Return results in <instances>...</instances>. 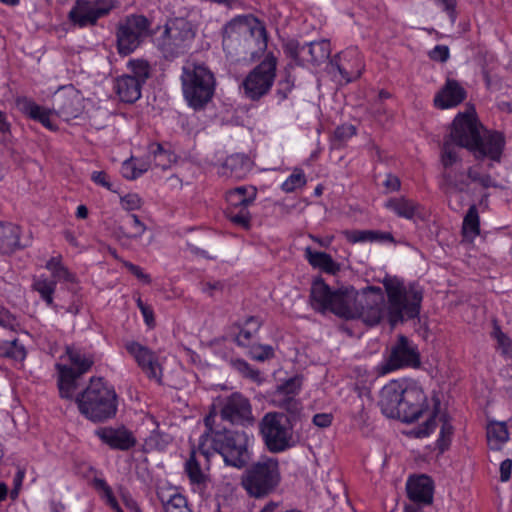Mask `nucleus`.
I'll use <instances>...</instances> for the list:
<instances>
[{
    "label": "nucleus",
    "instance_id": "obj_3",
    "mask_svg": "<svg viewBox=\"0 0 512 512\" xmlns=\"http://www.w3.org/2000/svg\"><path fill=\"white\" fill-rule=\"evenodd\" d=\"M215 410L204 418L205 432L201 439L209 447L211 454L218 453L224 462L235 468H243L250 459V436L243 430H232L222 427L217 421Z\"/></svg>",
    "mask_w": 512,
    "mask_h": 512
},
{
    "label": "nucleus",
    "instance_id": "obj_17",
    "mask_svg": "<svg viewBox=\"0 0 512 512\" xmlns=\"http://www.w3.org/2000/svg\"><path fill=\"white\" fill-rule=\"evenodd\" d=\"M83 98L73 86L59 89L53 97V111L65 121L77 118L83 110Z\"/></svg>",
    "mask_w": 512,
    "mask_h": 512
},
{
    "label": "nucleus",
    "instance_id": "obj_40",
    "mask_svg": "<svg viewBox=\"0 0 512 512\" xmlns=\"http://www.w3.org/2000/svg\"><path fill=\"white\" fill-rule=\"evenodd\" d=\"M261 325L262 323L257 317H248L235 338L236 343L239 346H249Z\"/></svg>",
    "mask_w": 512,
    "mask_h": 512
},
{
    "label": "nucleus",
    "instance_id": "obj_29",
    "mask_svg": "<svg viewBox=\"0 0 512 512\" xmlns=\"http://www.w3.org/2000/svg\"><path fill=\"white\" fill-rule=\"evenodd\" d=\"M58 370V388L62 398L73 399L74 393L78 387L77 379L80 377L76 371L62 364H56Z\"/></svg>",
    "mask_w": 512,
    "mask_h": 512
},
{
    "label": "nucleus",
    "instance_id": "obj_59",
    "mask_svg": "<svg viewBox=\"0 0 512 512\" xmlns=\"http://www.w3.org/2000/svg\"><path fill=\"white\" fill-rule=\"evenodd\" d=\"M121 207L126 211L138 210L142 206V199L136 193H129L120 198Z\"/></svg>",
    "mask_w": 512,
    "mask_h": 512
},
{
    "label": "nucleus",
    "instance_id": "obj_37",
    "mask_svg": "<svg viewBox=\"0 0 512 512\" xmlns=\"http://www.w3.org/2000/svg\"><path fill=\"white\" fill-rule=\"evenodd\" d=\"M480 234V217L477 206L471 205L464 216L462 235L464 239L472 242Z\"/></svg>",
    "mask_w": 512,
    "mask_h": 512
},
{
    "label": "nucleus",
    "instance_id": "obj_27",
    "mask_svg": "<svg viewBox=\"0 0 512 512\" xmlns=\"http://www.w3.org/2000/svg\"><path fill=\"white\" fill-rule=\"evenodd\" d=\"M142 86L137 79L122 75L116 79L114 88L121 101L134 103L141 97Z\"/></svg>",
    "mask_w": 512,
    "mask_h": 512
},
{
    "label": "nucleus",
    "instance_id": "obj_1",
    "mask_svg": "<svg viewBox=\"0 0 512 512\" xmlns=\"http://www.w3.org/2000/svg\"><path fill=\"white\" fill-rule=\"evenodd\" d=\"M440 161L442 170L439 186L453 211L458 212L463 208L462 193L468 192L471 182L479 184L484 189L502 188L495 178L482 172V164L464 168L458 148L450 141L443 142Z\"/></svg>",
    "mask_w": 512,
    "mask_h": 512
},
{
    "label": "nucleus",
    "instance_id": "obj_47",
    "mask_svg": "<svg viewBox=\"0 0 512 512\" xmlns=\"http://www.w3.org/2000/svg\"><path fill=\"white\" fill-rule=\"evenodd\" d=\"M67 355L70 362L77 368L75 370L76 373L80 376L87 372L93 364V359L91 357H88L72 348H67Z\"/></svg>",
    "mask_w": 512,
    "mask_h": 512
},
{
    "label": "nucleus",
    "instance_id": "obj_23",
    "mask_svg": "<svg viewBox=\"0 0 512 512\" xmlns=\"http://www.w3.org/2000/svg\"><path fill=\"white\" fill-rule=\"evenodd\" d=\"M466 91L461 84L454 79H447L443 88L436 94L434 104L440 109L455 107L464 101Z\"/></svg>",
    "mask_w": 512,
    "mask_h": 512
},
{
    "label": "nucleus",
    "instance_id": "obj_58",
    "mask_svg": "<svg viewBox=\"0 0 512 512\" xmlns=\"http://www.w3.org/2000/svg\"><path fill=\"white\" fill-rule=\"evenodd\" d=\"M357 129L352 124H342L334 131V140L340 144L345 143L350 138L356 135Z\"/></svg>",
    "mask_w": 512,
    "mask_h": 512
},
{
    "label": "nucleus",
    "instance_id": "obj_11",
    "mask_svg": "<svg viewBox=\"0 0 512 512\" xmlns=\"http://www.w3.org/2000/svg\"><path fill=\"white\" fill-rule=\"evenodd\" d=\"M219 405L221 420L241 426L252 425L255 421L249 399L239 392L222 398Z\"/></svg>",
    "mask_w": 512,
    "mask_h": 512
},
{
    "label": "nucleus",
    "instance_id": "obj_48",
    "mask_svg": "<svg viewBox=\"0 0 512 512\" xmlns=\"http://www.w3.org/2000/svg\"><path fill=\"white\" fill-rule=\"evenodd\" d=\"M148 151L149 155L154 158L155 166L162 169H167L170 166L171 154L160 143L150 144Z\"/></svg>",
    "mask_w": 512,
    "mask_h": 512
},
{
    "label": "nucleus",
    "instance_id": "obj_30",
    "mask_svg": "<svg viewBox=\"0 0 512 512\" xmlns=\"http://www.w3.org/2000/svg\"><path fill=\"white\" fill-rule=\"evenodd\" d=\"M266 32L264 23L252 14L238 15L225 26V32Z\"/></svg>",
    "mask_w": 512,
    "mask_h": 512
},
{
    "label": "nucleus",
    "instance_id": "obj_60",
    "mask_svg": "<svg viewBox=\"0 0 512 512\" xmlns=\"http://www.w3.org/2000/svg\"><path fill=\"white\" fill-rule=\"evenodd\" d=\"M294 87V79L291 78L290 74H287L286 78L278 82V88L276 91L277 96L280 100H285L289 93Z\"/></svg>",
    "mask_w": 512,
    "mask_h": 512
},
{
    "label": "nucleus",
    "instance_id": "obj_15",
    "mask_svg": "<svg viewBox=\"0 0 512 512\" xmlns=\"http://www.w3.org/2000/svg\"><path fill=\"white\" fill-rule=\"evenodd\" d=\"M419 365L420 355L416 345L406 336L399 335L388 360L382 366V372L388 373L401 367H418Z\"/></svg>",
    "mask_w": 512,
    "mask_h": 512
},
{
    "label": "nucleus",
    "instance_id": "obj_7",
    "mask_svg": "<svg viewBox=\"0 0 512 512\" xmlns=\"http://www.w3.org/2000/svg\"><path fill=\"white\" fill-rule=\"evenodd\" d=\"M182 90L189 106L200 109L213 97L215 78L204 64L187 62L182 67Z\"/></svg>",
    "mask_w": 512,
    "mask_h": 512
},
{
    "label": "nucleus",
    "instance_id": "obj_4",
    "mask_svg": "<svg viewBox=\"0 0 512 512\" xmlns=\"http://www.w3.org/2000/svg\"><path fill=\"white\" fill-rule=\"evenodd\" d=\"M388 304L387 315L392 326L406 319H414L420 314L423 290L417 283L405 285L396 276H385L382 280Z\"/></svg>",
    "mask_w": 512,
    "mask_h": 512
},
{
    "label": "nucleus",
    "instance_id": "obj_42",
    "mask_svg": "<svg viewBox=\"0 0 512 512\" xmlns=\"http://www.w3.org/2000/svg\"><path fill=\"white\" fill-rule=\"evenodd\" d=\"M311 61L315 63L324 62L331 54L330 42L326 39L311 41L306 45Z\"/></svg>",
    "mask_w": 512,
    "mask_h": 512
},
{
    "label": "nucleus",
    "instance_id": "obj_24",
    "mask_svg": "<svg viewBox=\"0 0 512 512\" xmlns=\"http://www.w3.org/2000/svg\"><path fill=\"white\" fill-rule=\"evenodd\" d=\"M190 38L184 34H160L155 39L158 49L166 59L172 60L182 55L188 47Z\"/></svg>",
    "mask_w": 512,
    "mask_h": 512
},
{
    "label": "nucleus",
    "instance_id": "obj_56",
    "mask_svg": "<svg viewBox=\"0 0 512 512\" xmlns=\"http://www.w3.org/2000/svg\"><path fill=\"white\" fill-rule=\"evenodd\" d=\"M127 232H123V234L130 239L140 238L146 231V225L139 219V217L135 214H131L128 217L127 222Z\"/></svg>",
    "mask_w": 512,
    "mask_h": 512
},
{
    "label": "nucleus",
    "instance_id": "obj_54",
    "mask_svg": "<svg viewBox=\"0 0 512 512\" xmlns=\"http://www.w3.org/2000/svg\"><path fill=\"white\" fill-rule=\"evenodd\" d=\"M497 341V349L500 353L507 357H512V339L502 332L499 326L495 325L492 333Z\"/></svg>",
    "mask_w": 512,
    "mask_h": 512
},
{
    "label": "nucleus",
    "instance_id": "obj_39",
    "mask_svg": "<svg viewBox=\"0 0 512 512\" xmlns=\"http://www.w3.org/2000/svg\"><path fill=\"white\" fill-rule=\"evenodd\" d=\"M15 103L23 115L37 122L50 111L28 97H18Z\"/></svg>",
    "mask_w": 512,
    "mask_h": 512
},
{
    "label": "nucleus",
    "instance_id": "obj_21",
    "mask_svg": "<svg viewBox=\"0 0 512 512\" xmlns=\"http://www.w3.org/2000/svg\"><path fill=\"white\" fill-rule=\"evenodd\" d=\"M406 489L408 497L416 503L429 505L433 501L434 483L427 475L410 477Z\"/></svg>",
    "mask_w": 512,
    "mask_h": 512
},
{
    "label": "nucleus",
    "instance_id": "obj_36",
    "mask_svg": "<svg viewBox=\"0 0 512 512\" xmlns=\"http://www.w3.org/2000/svg\"><path fill=\"white\" fill-rule=\"evenodd\" d=\"M32 289L39 293L41 299L46 303L47 306L57 309L58 306L54 304L53 295L56 290V281L41 275L34 278L32 283Z\"/></svg>",
    "mask_w": 512,
    "mask_h": 512
},
{
    "label": "nucleus",
    "instance_id": "obj_52",
    "mask_svg": "<svg viewBox=\"0 0 512 512\" xmlns=\"http://www.w3.org/2000/svg\"><path fill=\"white\" fill-rule=\"evenodd\" d=\"M306 176L301 169H295L294 172L282 183L281 189L286 193H292L295 190L306 185Z\"/></svg>",
    "mask_w": 512,
    "mask_h": 512
},
{
    "label": "nucleus",
    "instance_id": "obj_51",
    "mask_svg": "<svg viewBox=\"0 0 512 512\" xmlns=\"http://www.w3.org/2000/svg\"><path fill=\"white\" fill-rule=\"evenodd\" d=\"M228 219L235 225L240 226L244 229H249L251 222V215L246 207L228 208L227 210Z\"/></svg>",
    "mask_w": 512,
    "mask_h": 512
},
{
    "label": "nucleus",
    "instance_id": "obj_5",
    "mask_svg": "<svg viewBox=\"0 0 512 512\" xmlns=\"http://www.w3.org/2000/svg\"><path fill=\"white\" fill-rule=\"evenodd\" d=\"M82 415L93 422H104L117 412V394L102 378L90 380L87 388L75 398Z\"/></svg>",
    "mask_w": 512,
    "mask_h": 512
},
{
    "label": "nucleus",
    "instance_id": "obj_32",
    "mask_svg": "<svg viewBox=\"0 0 512 512\" xmlns=\"http://www.w3.org/2000/svg\"><path fill=\"white\" fill-rule=\"evenodd\" d=\"M257 191L254 187L239 186L226 193V200L229 208H248L256 198Z\"/></svg>",
    "mask_w": 512,
    "mask_h": 512
},
{
    "label": "nucleus",
    "instance_id": "obj_45",
    "mask_svg": "<svg viewBox=\"0 0 512 512\" xmlns=\"http://www.w3.org/2000/svg\"><path fill=\"white\" fill-rule=\"evenodd\" d=\"M149 21L143 15H130L127 16L124 23L120 24L119 32H148Z\"/></svg>",
    "mask_w": 512,
    "mask_h": 512
},
{
    "label": "nucleus",
    "instance_id": "obj_64",
    "mask_svg": "<svg viewBox=\"0 0 512 512\" xmlns=\"http://www.w3.org/2000/svg\"><path fill=\"white\" fill-rule=\"evenodd\" d=\"M122 175L129 180H134L138 178L136 174V168H135V161L134 158H131L129 160H125L122 164L121 168Z\"/></svg>",
    "mask_w": 512,
    "mask_h": 512
},
{
    "label": "nucleus",
    "instance_id": "obj_26",
    "mask_svg": "<svg viewBox=\"0 0 512 512\" xmlns=\"http://www.w3.org/2000/svg\"><path fill=\"white\" fill-rule=\"evenodd\" d=\"M251 160L248 156L235 153L226 158L221 166L220 174L241 179L251 170Z\"/></svg>",
    "mask_w": 512,
    "mask_h": 512
},
{
    "label": "nucleus",
    "instance_id": "obj_41",
    "mask_svg": "<svg viewBox=\"0 0 512 512\" xmlns=\"http://www.w3.org/2000/svg\"><path fill=\"white\" fill-rule=\"evenodd\" d=\"M509 433L505 423L494 422L490 423L487 427V439L492 449H500L501 446L508 440Z\"/></svg>",
    "mask_w": 512,
    "mask_h": 512
},
{
    "label": "nucleus",
    "instance_id": "obj_62",
    "mask_svg": "<svg viewBox=\"0 0 512 512\" xmlns=\"http://www.w3.org/2000/svg\"><path fill=\"white\" fill-rule=\"evenodd\" d=\"M434 4L445 11L452 21L456 18V0H433Z\"/></svg>",
    "mask_w": 512,
    "mask_h": 512
},
{
    "label": "nucleus",
    "instance_id": "obj_50",
    "mask_svg": "<svg viewBox=\"0 0 512 512\" xmlns=\"http://www.w3.org/2000/svg\"><path fill=\"white\" fill-rule=\"evenodd\" d=\"M232 367L241 373L244 377L251 379L253 382L261 384L263 377L259 370L254 369L248 362L243 359H234L231 361Z\"/></svg>",
    "mask_w": 512,
    "mask_h": 512
},
{
    "label": "nucleus",
    "instance_id": "obj_43",
    "mask_svg": "<svg viewBox=\"0 0 512 512\" xmlns=\"http://www.w3.org/2000/svg\"><path fill=\"white\" fill-rule=\"evenodd\" d=\"M273 403L275 406L287 411L291 415H296L301 410V403L295 396L283 394L281 391H275Z\"/></svg>",
    "mask_w": 512,
    "mask_h": 512
},
{
    "label": "nucleus",
    "instance_id": "obj_34",
    "mask_svg": "<svg viewBox=\"0 0 512 512\" xmlns=\"http://www.w3.org/2000/svg\"><path fill=\"white\" fill-rule=\"evenodd\" d=\"M305 257L309 264L315 268H319L324 272L335 274L339 271L340 267L332 257L325 252L313 251L312 248L305 249Z\"/></svg>",
    "mask_w": 512,
    "mask_h": 512
},
{
    "label": "nucleus",
    "instance_id": "obj_6",
    "mask_svg": "<svg viewBox=\"0 0 512 512\" xmlns=\"http://www.w3.org/2000/svg\"><path fill=\"white\" fill-rule=\"evenodd\" d=\"M281 481L279 462L272 457L261 458L245 469L241 486L253 498H264L272 494Z\"/></svg>",
    "mask_w": 512,
    "mask_h": 512
},
{
    "label": "nucleus",
    "instance_id": "obj_9",
    "mask_svg": "<svg viewBox=\"0 0 512 512\" xmlns=\"http://www.w3.org/2000/svg\"><path fill=\"white\" fill-rule=\"evenodd\" d=\"M277 58L268 53L243 80L240 89L244 96L251 101H258L267 95L275 81Z\"/></svg>",
    "mask_w": 512,
    "mask_h": 512
},
{
    "label": "nucleus",
    "instance_id": "obj_55",
    "mask_svg": "<svg viewBox=\"0 0 512 512\" xmlns=\"http://www.w3.org/2000/svg\"><path fill=\"white\" fill-rule=\"evenodd\" d=\"M0 355L6 356L15 360H23L26 352L22 345L18 344L17 340L4 342L0 346Z\"/></svg>",
    "mask_w": 512,
    "mask_h": 512
},
{
    "label": "nucleus",
    "instance_id": "obj_10",
    "mask_svg": "<svg viewBox=\"0 0 512 512\" xmlns=\"http://www.w3.org/2000/svg\"><path fill=\"white\" fill-rule=\"evenodd\" d=\"M118 6V0H76L69 18L78 28H84L94 25Z\"/></svg>",
    "mask_w": 512,
    "mask_h": 512
},
{
    "label": "nucleus",
    "instance_id": "obj_14",
    "mask_svg": "<svg viewBox=\"0 0 512 512\" xmlns=\"http://www.w3.org/2000/svg\"><path fill=\"white\" fill-rule=\"evenodd\" d=\"M403 393L400 420L411 423L416 421L427 408V398L415 382L403 379Z\"/></svg>",
    "mask_w": 512,
    "mask_h": 512
},
{
    "label": "nucleus",
    "instance_id": "obj_25",
    "mask_svg": "<svg viewBox=\"0 0 512 512\" xmlns=\"http://www.w3.org/2000/svg\"><path fill=\"white\" fill-rule=\"evenodd\" d=\"M334 295L335 290H331L322 279H316L312 283L310 291L311 305L320 312L331 311Z\"/></svg>",
    "mask_w": 512,
    "mask_h": 512
},
{
    "label": "nucleus",
    "instance_id": "obj_8",
    "mask_svg": "<svg viewBox=\"0 0 512 512\" xmlns=\"http://www.w3.org/2000/svg\"><path fill=\"white\" fill-rule=\"evenodd\" d=\"M259 428L267 449L272 453H280L296 445L293 427L289 419L282 413L269 412L265 414Z\"/></svg>",
    "mask_w": 512,
    "mask_h": 512
},
{
    "label": "nucleus",
    "instance_id": "obj_38",
    "mask_svg": "<svg viewBox=\"0 0 512 512\" xmlns=\"http://www.w3.org/2000/svg\"><path fill=\"white\" fill-rule=\"evenodd\" d=\"M45 268L51 272L53 277L52 280H55L56 282L64 281L68 283H77L76 275L62 264L61 256L50 258L47 261Z\"/></svg>",
    "mask_w": 512,
    "mask_h": 512
},
{
    "label": "nucleus",
    "instance_id": "obj_63",
    "mask_svg": "<svg viewBox=\"0 0 512 512\" xmlns=\"http://www.w3.org/2000/svg\"><path fill=\"white\" fill-rule=\"evenodd\" d=\"M429 57L435 61L446 62L449 58V49L445 45H437L429 52Z\"/></svg>",
    "mask_w": 512,
    "mask_h": 512
},
{
    "label": "nucleus",
    "instance_id": "obj_13",
    "mask_svg": "<svg viewBox=\"0 0 512 512\" xmlns=\"http://www.w3.org/2000/svg\"><path fill=\"white\" fill-rule=\"evenodd\" d=\"M125 348L147 378L161 385L163 367L159 362L158 355L147 346L136 341L126 342Z\"/></svg>",
    "mask_w": 512,
    "mask_h": 512
},
{
    "label": "nucleus",
    "instance_id": "obj_12",
    "mask_svg": "<svg viewBox=\"0 0 512 512\" xmlns=\"http://www.w3.org/2000/svg\"><path fill=\"white\" fill-rule=\"evenodd\" d=\"M359 315L357 318L370 326L378 324L385 311L384 294L380 287L368 286L359 291Z\"/></svg>",
    "mask_w": 512,
    "mask_h": 512
},
{
    "label": "nucleus",
    "instance_id": "obj_28",
    "mask_svg": "<svg viewBox=\"0 0 512 512\" xmlns=\"http://www.w3.org/2000/svg\"><path fill=\"white\" fill-rule=\"evenodd\" d=\"M385 208L394 212L398 217L412 220L421 217L420 205L405 197H394L387 200Z\"/></svg>",
    "mask_w": 512,
    "mask_h": 512
},
{
    "label": "nucleus",
    "instance_id": "obj_33",
    "mask_svg": "<svg viewBox=\"0 0 512 512\" xmlns=\"http://www.w3.org/2000/svg\"><path fill=\"white\" fill-rule=\"evenodd\" d=\"M346 238L351 243L360 242H390L395 243V239L390 232L378 230H353L346 232Z\"/></svg>",
    "mask_w": 512,
    "mask_h": 512
},
{
    "label": "nucleus",
    "instance_id": "obj_61",
    "mask_svg": "<svg viewBox=\"0 0 512 512\" xmlns=\"http://www.w3.org/2000/svg\"><path fill=\"white\" fill-rule=\"evenodd\" d=\"M300 390V381L297 378H291L284 384L279 386L276 391H281L283 394L296 396Z\"/></svg>",
    "mask_w": 512,
    "mask_h": 512
},
{
    "label": "nucleus",
    "instance_id": "obj_53",
    "mask_svg": "<svg viewBox=\"0 0 512 512\" xmlns=\"http://www.w3.org/2000/svg\"><path fill=\"white\" fill-rule=\"evenodd\" d=\"M93 487L99 493L101 498L109 507H115L117 500L113 494L111 487L102 478H94L92 481Z\"/></svg>",
    "mask_w": 512,
    "mask_h": 512
},
{
    "label": "nucleus",
    "instance_id": "obj_16",
    "mask_svg": "<svg viewBox=\"0 0 512 512\" xmlns=\"http://www.w3.org/2000/svg\"><path fill=\"white\" fill-rule=\"evenodd\" d=\"M439 406V400H435V410L433 411L432 415L422 425L415 428L413 430V434L417 438L427 437L435 430L437 426L436 419L438 418V421L441 423V427L440 435L437 439L436 445L440 452L443 453L450 446L454 428L450 422L449 417L445 413L438 416Z\"/></svg>",
    "mask_w": 512,
    "mask_h": 512
},
{
    "label": "nucleus",
    "instance_id": "obj_2",
    "mask_svg": "<svg viewBox=\"0 0 512 512\" xmlns=\"http://www.w3.org/2000/svg\"><path fill=\"white\" fill-rule=\"evenodd\" d=\"M484 132V127L478 121L475 110L471 108L455 117L450 134L444 141H450L458 148V152L461 148H466L477 160L489 158L491 162L487 167L491 169L492 162H500L505 142L500 133L485 134Z\"/></svg>",
    "mask_w": 512,
    "mask_h": 512
},
{
    "label": "nucleus",
    "instance_id": "obj_18",
    "mask_svg": "<svg viewBox=\"0 0 512 512\" xmlns=\"http://www.w3.org/2000/svg\"><path fill=\"white\" fill-rule=\"evenodd\" d=\"M211 451L201 438L199 439L198 448L191 450L190 456L185 463V472L192 484L202 485L207 481V474L204 465H208Z\"/></svg>",
    "mask_w": 512,
    "mask_h": 512
},
{
    "label": "nucleus",
    "instance_id": "obj_20",
    "mask_svg": "<svg viewBox=\"0 0 512 512\" xmlns=\"http://www.w3.org/2000/svg\"><path fill=\"white\" fill-rule=\"evenodd\" d=\"M358 296L359 291L351 286L335 290L331 312L346 319L357 318L360 311L357 305Z\"/></svg>",
    "mask_w": 512,
    "mask_h": 512
},
{
    "label": "nucleus",
    "instance_id": "obj_57",
    "mask_svg": "<svg viewBox=\"0 0 512 512\" xmlns=\"http://www.w3.org/2000/svg\"><path fill=\"white\" fill-rule=\"evenodd\" d=\"M249 355L256 361H265L274 357V349L270 345H252Z\"/></svg>",
    "mask_w": 512,
    "mask_h": 512
},
{
    "label": "nucleus",
    "instance_id": "obj_22",
    "mask_svg": "<svg viewBox=\"0 0 512 512\" xmlns=\"http://www.w3.org/2000/svg\"><path fill=\"white\" fill-rule=\"evenodd\" d=\"M96 435L112 449L125 451L136 445L132 432L125 428L104 427L98 429Z\"/></svg>",
    "mask_w": 512,
    "mask_h": 512
},
{
    "label": "nucleus",
    "instance_id": "obj_35",
    "mask_svg": "<svg viewBox=\"0 0 512 512\" xmlns=\"http://www.w3.org/2000/svg\"><path fill=\"white\" fill-rule=\"evenodd\" d=\"M157 495L165 512H192L186 498L174 490L169 494L164 491H159Z\"/></svg>",
    "mask_w": 512,
    "mask_h": 512
},
{
    "label": "nucleus",
    "instance_id": "obj_49",
    "mask_svg": "<svg viewBox=\"0 0 512 512\" xmlns=\"http://www.w3.org/2000/svg\"><path fill=\"white\" fill-rule=\"evenodd\" d=\"M356 54L357 52L355 50L346 51L339 55V61L347 59L349 56L354 57L356 56ZM335 66L337 67L339 73L347 82H350L353 79H356L360 76V65H357L355 69H349L344 63H338L337 61H335Z\"/></svg>",
    "mask_w": 512,
    "mask_h": 512
},
{
    "label": "nucleus",
    "instance_id": "obj_44",
    "mask_svg": "<svg viewBox=\"0 0 512 512\" xmlns=\"http://www.w3.org/2000/svg\"><path fill=\"white\" fill-rule=\"evenodd\" d=\"M117 49L121 55H129L136 48H138L142 42L143 34H117Z\"/></svg>",
    "mask_w": 512,
    "mask_h": 512
},
{
    "label": "nucleus",
    "instance_id": "obj_31",
    "mask_svg": "<svg viewBox=\"0 0 512 512\" xmlns=\"http://www.w3.org/2000/svg\"><path fill=\"white\" fill-rule=\"evenodd\" d=\"M20 228L12 223H0V255H7L20 248Z\"/></svg>",
    "mask_w": 512,
    "mask_h": 512
},
{
    "label": "nucleus",
    "instance_id": "obj_19",
    "mask_svg": "<svg viewBox=\"0 0 512 512\" xmlns=\"http://www.w3.org/2000/svg\"><path fill=\"white\" fill-rule=\"evenodd\" d=\"M403 379L393 380L386 384L380 392L379 406L382 413L388 418L400 419Z\"/></svg>",
    "mask_w": 512,
    "mask_h": 512
},
{
    "label": "nucleus",
    "instance_id": "obj_46",
    "mask_svg": "<svg viewBox=\"0 0 512 512\" xmlns=\"http://www.w3.org/2000/svg\"><path fill=\"white\" fill-rule=\"evenodd\" d=\"M128 68L131 74H127L126 76L133 77L142 84H144L146 80L150 77V65L145 60H130L128 62Z\"/></svg>",
    "mask_w": 512,
    "mask_h": 512
}]
</instances>
